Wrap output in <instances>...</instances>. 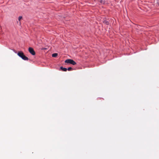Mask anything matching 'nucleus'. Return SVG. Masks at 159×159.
Listing matches in <instances>:
<instances>
[{"label":"nucleus","mask_w":159,"mask_h":159,"mask_svg":"<svg viewBox=\"0 0 159 159\" xmlns=\"http://www.w3.org/2000/svg\"><path fill=\"white\" fill-rule=\"evenodd\" d=\"M103 22L106 24L107 25H108L109 23L108 21L106 20H104L103 21Z\"/></svg>","instance_id":"6"},{"label":"nucleus","mask_w":159,"mask_h":159,"mask_svg":"<svg viewBox=\"0 0 159 159\" xmlns=\"http://www.w3.org/2000/svg\"><path fill=\"white\" fill-rule=\"evenodd\" d=\"M18 55L22 59L25 61H27L29 60L28 58L27 57L25 56L23 52L22 51L19 52L17 53Z\"/></svg>","instance_id":"1"},{"label":"nucleus","mask_w":159,"mask_h":159,"mask_svg":"<svg viewBox=\"0 0 159 159\" xmlns=\"http://www.w3.org/2000/svg\"><path fill=\"white\" fill-rule=\"evenodd\" d=\"M60 69H61V70H62L63 71H66V70H67V69L66 68L63 67L62 66H61L60 67Z\"/></svg>","instance_id":"4"},{"label":"nucleus","mask_w":159,"mask_h":159,"mask_svg":"<svg viewBox=\"0 0 159 159\" xmlns=\"http://www.w3.org/2000/svg\"><path fill=\"white\" fill-rule=\"evenodd\" d=\"M67 70L69 71H70L71 70H73V69L71 67H69L68 68Z\"/></svg>","instance_id":"8"},{"label":"nucleus","mask_w":159,"mask_h":159,"mask_svg":"<svg viewBox=\"0 0 159 159\" xmlns=\"http://www.w3.org/2000/svg\"><path fill=\"white\" fill-rule=\"evenodd\" d=\"M22 16H19L18 17V20L19 21H20V20L22 19Z\"/></svg>","instance_id":"9"},{"label":"nucleus","mask_w":159,"mask_h":159,"mask_svg":"<svg viewBox=\"0 0 159 159\" xmlns=\"http://www.w3.org/2000/svg\"><path fill=\"white\" fill-rule=\"evenodd\" d=\"M58 54L57 53H54L52 54V56L53 57H56L57 56Z\"/></svg>","instance_id":"5"},{"label":"nucleus","mask_w":159,"mask_h":159,"mask_svg":"<svg viewBox=\"0 0 159 159\" xmlns=\"http://www.w3.org/2000/svg\"><path fill=\"white\" fill-rule=\"evenodd\" d=\"M29 52L33 55H34L35 54V52L34 49L31 47L29 48Z\"/></svg>","instance_id":"3"},{"label":"nucleus","mask_w":159,"mask_h":159,"mask_svg":"<svg viewBox=\"0 0 159 159\" xmlns=\"http://www.w3.org/2000/svg\"><path fill=\"white\" fill-rule=\"evenodd\" d=\"M65 62L70 63L74 65H76V64L73 60L70 59H68L66 60L65 61Z\"/></svg>","instance_id":"2"},{"label":"nucleus","mask_w":159,"mask_h":159,"mask_svg":"<svg viewBox=\"0 0 159 159\" xmlns=\"http://www.w3.org/2000/svg\"><path fill=\"white\" fill-rule=\"evenodd\" d=\"M100 3L103 4H104L105 3V0H100Z\"/></svg>","instance_id":"7"}]
</instances>
